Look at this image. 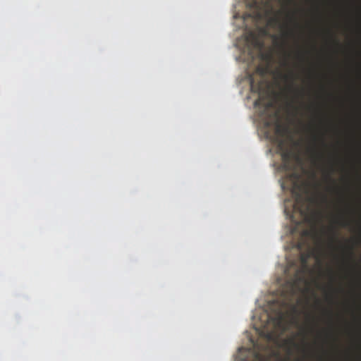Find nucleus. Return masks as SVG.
<instances>
[{
  "mask_svg": "<svg viewBox=\"0 0 361 361\" xmlns=\"http://www.w3.org/2000/svg\"><path fill=\"white\" fill-rule=\"evenodd\" d=\"M293 192L295 195V209L299 211L306 222L312 221L316 215L312 208L314 199L308 196L306 187L295 183Z\"/></svg>",
  "mask_w": 361,
  "mask_h": 361,
  "instance_id": "nucleus-1",
  "label": "nucleus"
},
{
  "mask_svg": "<svg viewBox=\"0 0 361 361\" xmlns=\"http://www.w3.org/2000/svg\"><path fill=\"white\" fill-rule=\"evenodd\" d=\"M267 321V325L271 326V329H269L268 326H264L262 331V335L271 341L285 329L286 313L281 309H279L275 312L274 315H268Z\"/></svg>",
  "mask_w": 361,
  "mask_h": 361,
  "instance_id": "nucleus-2",
  "label": "nucleus"
},
{
  "mask_svg": "<svg viewBox=\"0 0 361 361\" xmlns=\"http://www.w3.org/2000/svg\"><path fill=\"white\" fill-rule=\"evenodd\" d=\"M269 35L267 27H257L255 30H248L245 34V41L249 51L252 49L261 51L264 47L263 38Z\"/></svg>",
  "mask_w": 361,
  "mask_h": 361,
  "instance_id": "nucleus-3",
  "label": "nucleus"
},
{
  "mask_svg": "<svg viewBox=\"0 0 361 361\" xmlns=\"http://www.w3.org/2000/svg\"><path fill=\"white\" fill-rule=\"evenodd\" d=\"M312 234H313V231L312 230H307V229L304 230L302 232V239L297 244V247H298V250H302L305 246H306L307 249V252H302L300 254V262L303 265L307 264L308 259L312 255V252L310 250V245L306 241V240H305L304 238L310 237L312 235Z\"/></svg>",
  "mask_w": 361,
  "mask_h": 361,
  "instance_id": "nucleus-4",
  "label": "nucleus"
},
{
  "mask_svg": "<svg viewBox=\"0 0 361 361\" xmlns=\"http://www.w3.org/2000/svg\"><path fill=\"white\" fill-rule=\"evenodd\" d=\"M281 77L285 81L288 82L286 91L288 93L293 94L295 99H302L304 96V91L295 85V74L291 72L290 74L281 75Z\"/></svg>",
  "mask_w": 361,
  "mask_h": 361,
  "instance_id": "nucleus-5",
  "label": "nucleus"
},
{
  "mask_svg": "<svg viewBox=\"0 0 361 361\" xmlns=\"http://www.w3.org/2000/svg\"><path fill=\"white\" fill-rule=\"evenodd\" d=\"M267 24L271 27H279L283 31L282 36L283 38L286 39L294 35L293 30L288 29L286 24H282L279 17L277 16L270 17Z\"/></svg>",
  "mask_w": 361,
  "mask_h": 361,
  "instance_id": "nucleus-6",
  "label": "nucleus"
},
{
  "mask_svg": "<svg viewBox=\"0 0 361 361\" xmlns=\"http://www.w3.org/2000/svg\"><path fill=\"white\" fill-rule=\"evenodd\" d=\"M251 6L266 13H270L272 10L271 0H252Z\"/></svg>",
  "mask_w": 361,
  "mask_h": 361,
  "instance_id": "nucleus-7",
  "label": "nucleus"
},
{
  "mask_svg": "<svg viewBox=\"0 0 361 361\" xmlns=\"http://www.w3.org/2000/svg\"><path fill=\"white\" fill-rule=\"evenodd\" d=\"M292 157V153L290 151H287L282 154V159L284 161V165L286 167H289V161Z\"/></svg>",
  "mask_w": 361,
  "mask_h": 361,
  "instance_id": "nucleus-8",
  "label": "nucleus"
},
{
  "mask_svg": "<svg viewBox=\"0 0 361 361\" xmlns=\"http://www.w3.org/2000/svg\"><path fill=\"white\" fill-rule=\"evenodd\" d=\"M313 140L314 142H319L320 145L322 147L325 148L326 147V143L323 136H318L314 135L313 137Z\"/></svg>",
  "mask_w": 361,
  "mask_h": 361,
  "instance_id": "nucleus-9",
  "label": "nucleus"
},
{
  "mask_svg": "<svg viewBox=\"0 0 361 361\" xmlns=\"http://www.w3.org/2000/svg\"><path fill=\"white\" fill-rule=\"evenodd\" d=\"M285 131V128L282 127L280 123L276 121V132L277 134H282Z\"/></svg>",
  "mask_w": 361,
  "mask_h": 361,
  "instance_id": "nucleus-10",
  "label": "nucleus"
},
{
  "mask_svg": "<svg viewBox=\"0 0 361 361\" xmlns=\"http://www.w3.org/2000/svg\"><path fill=\"white\" fill-rule=\"evenodd\" d=\"M339 224L342 227H348L351 225V221L350 220L343 219L339 221Z\"/></svg>",
  "mask_w": 361,
  "mask_h": 361,
  "instance_id": "nucleus-11",
  "label": "nucleus"
},
{
  "mask_svg": "<svg viewBox=\"0 0 361 361\" xmlns=\"http://www.w3.org/2000/svg\"><path fill=\"white\" fill-rule=\"evenodd\" d=\"M257 71L263 76L267 72V68L257 67Z\"/></svg>",
  "mask_w": 361,
  "mask_h": 361,
  "instance_id": "nucleus-12",
  "label": "nucleus"
},
{
  "mask_svg": "<svg viewBox=\"0 0 361 361\" xmlns=\"http://www.w3.org/2000/svg\"><path fill=\"white\" fill-rule=\"evenodd\" d=\"M334 171V166H333V165H331V166L329 168V171L326 174V178L331 181H333V179L331 178V174Z\"/></svg>",
  "mask_w": 361,
  "mask_h": 361,
  "instance_id": "nucleus-13",
  "label": "nucleus"
},
{
  "mask_svg": "<svg viewBox=\"0 0 361 361\" xmlns=\"http://www.w3.org/2000/svg\"><path fill=\"white\" fill-rule=\"evenodd\" d=\"M298 279H299L298 274L297 273L295 274V279H294V280H293V281L292 282V284H291V286H292V290H291L292 293H291L292 294L293 293V287L297 285Z\"/></svg>",
  "mask_w": 361,
  "mask_h": 361,
  "instance_id": "nucleus-14",
  "label": "nucleus"
},
{
  "mask_svg": "<svg viewBox=\"0 0 361 361\" xmlns=\"http://www.w3.org/2000/svg\"><path fill=\"white\" fill-rule=\"evenodd\" d=\"M314 155H315V158L317 159H319V160L323 159L324 157V153L322 152H315Z\"/></svg>",
  "mask_w": 361,
  "mask_h": 361,
  "instance_id": "nucleus-15",
  "label": "nucleus"
},
{
  "mask_svg": "<svg viewBox=\"0 0 361 361\" xmlns=\"http://www.w3.org/2000/svg\"><path fill=\"white\" fill-rule=\"evenodd\" d=\"M348 254H349L350 257L353 258V247L349 248Z\"/></svg>",
  "mask_w": 361,
  "mask_h": 361,
  "instance_id": "nucleus-16",
  "label": "nucleus"
},
{
  "mask_svg": "<svg viewBox=\"0 0 361 361\" xmlns=\"http://www.w3.org/2000/svg\"><path fill=\"white\" fill-rule=\"evenodd\" d=\"M274 39H276L277 37L276 35L272 36Z\"/></svg>",
  "mask_w": 361,
  "mask_h": 361,
  "instance_id": "nucleus-17",
  "label": "nucleus"
},
{
  "mask_svg": "<svg viewBox=\"0 0 361 361\" xmlns=\"http://www.w3.org/2000/svg\"><path fill=\"white\" fill-rule=\"evenodd\" d=\"M275 117L277 118L278 117V114L277 113L275 114Z\"/></svg>",
  "mask_w": 361,
  "mask_h": 361,
  "instance_id": "nucleus-18",
  "label": "nucleus"
},
{
  "mask_svg": "<svg viewBox=\"0 0 361 361\" xmlns=\"http://www.w3.org/2000/svg\"><path fill=\"white\" fill-rule=\"evenodd\" d=\"M257 15H258V18H260V16H261L260 13H258Z\"/></svg>",
  "mask_w": 361,
  "mask_h": 361,
  "instance_id": "nucleus-19",
  "label": "nucleus"
},
{
  "mask_svg": "<svg viewBox=\"0 0 361 361\" xmlns=\"http://www.w3.org/2000/svg\"><path fill=\"white\" fill-rule=\"evenodd\" d=\"M253 80H251V85L252 86Z\"/></svg>",
  "mask_w": 361,
  "mask_h": 361,
  "instance_id": "nucleus-20",
  "label": "nucleus"
}]
</instances>
